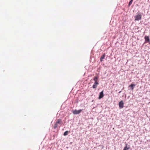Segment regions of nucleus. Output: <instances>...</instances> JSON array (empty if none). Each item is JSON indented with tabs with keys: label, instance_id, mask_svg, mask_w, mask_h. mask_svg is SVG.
Instances as JSON below:
<instances>
[{
	"label": "nucleus",
	"instance_id": "1",
	"mask_svg": "<svg viewBox=\"0 0 150 150\" xmlns=\"http://www.w3.org/2000/svg\"><path fill=\"white\" fill-rule=\"evenodd\" d=\"M62 122V120L61 119H58L56 121V122L55 123V124L54 125V129H56L57 127H60V125L59 126V125H60Z\"/></svg>",
	"mask_w": 150,
	"mask_h": 150
},
{
	"label": "nucleus",
	"instance_id": "2",
	"mask_svg": "<svg viewBox=\"0 0 150 150\" xmlns=\"http://www.w3.org/2000/svg\"><path fill=\"white\" fill-rule=\"evenodd\" d=\"M135 18V21H139L142 18V15L139 14H137L134 16Z\"/></svg>",
	"mask_w": 150,
	"mask_h": 150
},
{
	"label": "nucleus",
	"instance_id": "3",
	"mask_svg": "<svg viewBox=\"0 0 150 150\" xmlns=\"http://www.w3.org/2000/svg\"><path fill=\"white\" fill-rule=\"evenodd\" d=\"M82 111V110L79 109V110H75L72 112L73 113L74 115L79 114Z\"/></svg>",
	"mask_w": 150,
	"mask_h": 150
},
{
	"label": "nucleus",
	"instance_id": "8",
	"mask_svg": "<svg viewBox=\"0 0 150 150\" xmlns=\"http://www.w3.org/2000/svg\"><path fill=\"white\" fill-rule=\"evenodd\" d=\"M105 53L103 54L102 55L100 59V62H102L103 59H104L105 57Z\"/></svg>",
	"mask_w": 150,
	"mask_h": 150
},
{
	"label": "nucleus",
	"instance_id": "7",
	"mask_svg": "<svg viewBox=\"0 0 150 150\" xmlns=\"http://www.w3.org/2000/svg\"><path fill=\"white\" fill-rule=\"evenodd\" d=\"M136 86V85L134 84H133L132 83L129 86V87H130L131 88V89L132 90H133L134 87Z\"/></svg>",
	"mask_w": 150,
	"mask_h": 150
},
{
	"label": "nucleus",
	"instance_id": "11",
	"mask_svg": "<svg viewBox=\"0 0 150 150\" xmlns=\"http://www.w3.org/2000/svg\"><path fill=\"white\" fill-rule=\"evenodd\" d=\"M93 80L95 81V82L98 81V78L97 76H95L93 79Z\"/></svg>",
	"mask_w": 150,
	"mask_h": 150
},
{
	"label": "nucleus",
	"instance_id": "6",
	"mask_svg": "<svg viewBox=\"0 0 150 150\" xmlns=\"http://www.w3.org/2000/svg\"><path fill=\"white\" fill-rule=\"evenodd\" d=\"M98 84L99 83L98 81L95 82L94 84L92 86L93 88V89H96Z\"/></svg>",
	"mask_w": 150,
	"mask_h": 150
},
{
	"label": "nucleus",
	"instance_id": "9",
	"mask_svg": "<svg viewBox=\"0 0 150 150\" xmlns=\"http://www.w3.org/2000/svg\"><path fill=\"white\" fill-rule=\"evenodd\" d=\"M145 42H149L150 40L149 38V36H146L145 37Z\"/></svg>",
	"mask_w": 150,
	"mask_h": 150
},
{
	"label": "nucleus",
	"instance_id": "4",
	"mask_svg": "<svg viewBox=\"0 0 150 150\" xmlns=\"http://www.w3.org/2000/svg\"><path fill=\"white\" fill-rule=\"evenodd\" d=\"M104 96V94L103 93V91H102L101 92H100L99 94V96L98 98V99H100L102 98Z\"/></svg>",
	"mask_w": 150,
	"mask_h": 150
},
{
	"label": "nucleus",
	"instance_id": "5",
	"mask_svg": "<svg viewBox=\"0 0 150 150\" xmlns=\"http://www.w3.org/2000/svg\"><path fill=\"white\" fill-rule=\"evenodd\" d=\"M124 103L122 100H121L119 103V105L120 108H122L124 107Z\"/></svg>",
	"mask_w": 150,
	"mask_h": 150
},
{
	"label": "nucleus",
	"instance_id": "13",
	"mask_svg": "<svg viewBox=\"0 0 150 150\" xmlns=\"http://www.w3.org/2000/svg\"><path fill=\"white\" fill-rule=\"evenodd\" d=\"M133 0H131L129 3L128 6H129L130 5L132 4Z\"/></svg>",
	"mask_w": 150,
	"mask_h": 150
},
{
	"label": "nucleus",
	"instance_id": "10",
	"mask_svg": "<svg viewBox=\"0 0 150 150\" xmlns=\"http://www.w3.org/2000/svg\"><path fill=\"white\" fill-rule=\"evenodd\" d=\"M127 144H125V146L124 147L123 150H128L129 149V148H130L129 147H127Z\"/></svg>",
	"mask_w": 150,
	"mask_h": 150
},
{
	"label": "nucleus",
	"instance_id": "12",
	"mask_svg": "<svg viewBox=\"0 0 150 150\" xmlns=\"http://www.w3.org/2000/svg\"><path fill=\"white\" fill-rule=\"evenodd\" d=\"M69 132L68 131H66L64 133L63 135L64 136H65L68 135V132Z\"/></svg>",
	"mask_w": 150,
	"mask_h": 150
}]
</instances>
